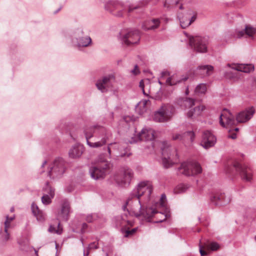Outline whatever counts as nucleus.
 <instances>
[{
	"label": "nucleus",
	"mask_w": 256,
	"mask_h": 256,
	"mask_svg": "<svg viewBox=\"0 0 256 256\" xmlns=\"http://www.w3.org/2000/svg\"><path fill=\"white\" fill-rule=\"evenodd\" d=\"M70 208L69 202L64 200L62 204L61 210L57 216V219L59 220L67 221L69 218Z\"/></svg>",
	"instance_id": "23"
},
{
	"label": "nucleus",
	"mask_w": 256,
	"mask_h": 256,
	"mask_svg": "<svg viewBox=\"0 0 256 256\" xmlns=\"http://www.w3.org/2000/svg\"><path fill=\"white\" fill-rule=\"evenodd\" d=\"M46 163H47L46 160L44 161V162H42V168H44L45 166V165L46 164Z\"/></svg>",
	"instance_id": "61"
},
{
	"label": "nucleus",
	"mask_w": 256,
	"mask_h": 256,
	"mask_svg": "<svg viewBox=\"0 0 256 256\" xmlns=\"http://www.w3.org/2000/svg\"><path fill=\"white\" fill-rule=\"evenodd\" d=\"M147 2H148V0H146V1L144 2H140V4L136 6L130 5L128 6V13H130L132 12L134 10H136V9L144 6Z\"/></svg>",
	"instance_id": "42"
},
{
	"label": "nucleus",
	"mask_w": 256,
	"mask_h": 256,
	"mask_svg": "<svg viewBox=\"0 0 256 256\" xmlns=\"http://www.w3.org/2000/svg\"><path fill=\"white\" fill-rule=\"evenodd\" d=\"M87 228V224L85 223L82 224V230H84Z\"/></svg>",
	"instance_id": "58"
},
{
	"label": "nucleus",
	"mask_w": 256,
	"mask_h": 256,
	"mask_svg": "<svg viewBox=\"0 0 256 256\" xmlns=\"http://www.w3.org/2000/svg\"><path fill=\"white\" fill-rule=\"evenodd\" d=\"M72 40L78 47H86L92 42L91 38L88 36H84L83 30L80 28L75 30Z\"/></svg>",
	"instance_id": "12"
},
{
	"label": "nucleus",
	"mask_w": 256,
	"mask_h": 256,
	"mask_svg": "<svg viewBox=\"0 0 256 256\" xmlns=\"http://www.w3.org/2000/svg\"><path fill=\"white\" fill-rule=\"evenodd\" d=\"M160 20L158 18H153L145 22L142 26L144 30H148L158 28L160 25Z\"/></svg>",
	"instance_id": "33"
},
{
	"label": "nucleus",
	"mask_w": 256,
	"mask_h": 256,
	"mask_svg": "<svg viewBox=\"0 0 256 256\" xmlns=\"http://www.w3.org/2000/svg\"><path fill=\"white\" fill-rule=\"evenodd\" d=\"M161 75H162V78H164L165 76H170V73H169V72H168L167 71L162 72L161 73Z\"/></svg>",
	"instance_id": "56"
},
{
	"label": "nucleus",
	"mask_w": 256,
	"mask_h": 256,
	"mask_svg": "<svg viewBox=\"0 0 256 256\" xmlns=\"http://www.w3.org/2000/svg\"><path fill=\"white\" fill-rule=\"evenodd\" d=\"M179 2V0H165L164 2V7L167 10L176 8Z\"/></svg>",
	"instance_id": "37"
},
{
	"label": "nucleus",
	"mask_w": 256,
	"mask_h": 256,
	"mask_svg": "<svg viewBox=\"0 0 256 256\" xmlns=\"http://www.w3.org/2000/svg\"><path fill=\"white\" fill-rule=\"evenodd\" d=\"M226 67L246 73L250 72L254 70V66L252 64H228Z\"/></svg>",
	"instance_id": "25"
},
{
	"label": "nucleus",
	"mask_w": 256,
	"mask_h": 256,
	"mask_svg": "<svg viewBox=\"0 0 256 256\" xmlns=\"http://www.w3.org/2000/svg\"><path fill=\"white\" fill-rule=\"evenodd\" d=\"M207 90L206 84H200L196 86L194 92L197 95L204 94Z\"/></svg>",
	"instance_id": "40"
},
{
	"label": "nucleus",
	"mask_w": 256,
	"mask_h": 256,
	"mask_svg": "<svg viewBox=\"0 0 256 256\" xmlns=\"http://www.w3.org/2000/svg\"><path fill=\"white\" fill-rule=\"evenodd\" d=\"M197 69L200 74L203 76H210L212 72L214 67L210 65H204L199 66Z\"/></svg>",
	"instance_id": "35"
},
{
	"label": "nucleus",
	"mask_w": 256,
	"mask_h": 256,
	"mask_svg": "<svg viewBox=\"0 0 256 256\" xmlns=\"http://www.w3.org/2000/svg\"><path fill=\"white\" fill-rule=\"evenodd\" d=\"M152 190L151 183L149 182H140L137 187L135 188L132 194L140 198L144 196L147 200H149Z\"/></svg>",
	"instance_id": "11"
},
{
	"label": "nucleus",
	"mask_w": 256,
	"mask_h": 256,
	"mask_svg": "<svg viewBox=\"0 0 256 256\" xmlns=\"http://www.w3.org/2000/svg\"><path fill=\"white\" fill-rule=\"evenodd\" d=\"M139 86L141 88L143 94L145 96H148V94L145 92L144 90V82L143 80H141L140 82Z\"/></svg>",
	"instance_id": "48"
},
{
	"label": "nucleus",
	"mask_w": 256,
	"mask_h": 256,
	"mask_svg": "<svg viewBox=\"0 0 256 256\" xmlns=\"http://www.w3.org/2000/svg\"><path fill=\"white\" fill-rule=\"evenodd\" d=\"M220 122L222 126L228 128L235 125L236 120L234 116L229 111L224 110L220 116Z\"/></svg>",
	"instance_id": "16"
},
{
	"label": "nucleus",
	"mask_w": 256,
	"mask_h": 256,
	"mask_svg": "<svg viewBox=\"0 0 256 256\" xmlns=\"http://www.w3.org/2000/svg\"><path fill=\"white\" fill-rule=\"evenodd\" d=\"M172 113L166 106H162L160 110L155 112L153 119L155 122H164L170 120Z\"/></svg>",
	"instance_id": "15"
},
{
	"label": "nucleus",
	"mask_w": 256,
	"mask_h": 256,
	"mask_svg": "<svg viewBox=\"0 0 256 256\" xmlns=\"http://www.w3.org/2000/svg\"><path fill=\"white\" fill-rule=\"evenodd\" d=\"M114 147V148L115 149H118L119 148H118V144H116V143H114V144H108V146L107 147V150H108V154H106V155L108 156L109 158H110V156H111V148L112 146Z\"/></svg>",
	"instance_id": "44"
},
{
	"label": "nucleus",
	"mask_w": 256,
	"mask_h": 256,
	"mask_svg": "<svg viewBox=\"0 0 256 256\" xmlns=\"http://www.w3.org/2000/svg\"><path fill=\"white\" fill-rule=\"evenodd\" d=\"M44 192L42 197V202L43 204L47 205L52 202V199L54 196V189L51 187L48 182H46L45 187L43 188Z\"/></svg>",
	"instance_id": "22"
},
{
	"label": "nucleus",
	"mask_w": 256,
	"mask_h": 256,
	"mask_svg": "<svg viewBox=\"0 0 256 256\" xmlns=\"http://www.w3.org/2000/svg\"><path fill=\"white\" fill-rule=\"evenodd\" d=\"M126 6L124 4L116 0H110L104 4L106 10L116 17L123 16Z\"/></svg>",
	"instance_id": "6"
},
{
	"label": "nucleus",
	"mask_w": 256,
	"mask_h": 256,
	"mask_svg": "<svg viewBox=\"0 0 256 256\" xmlns=\"http://www.w3.org/2000/svg\"><path fill=\"white\" fill-rule=\"evenodd\" d=\"M216 138L209 130L204 131L202 134L201 145L205 148L213 146L216 144Z\"/></svg>",
	"instance_id": "18"
},
{
	"label": "nucleus",
	"mask_w": 256,
	"mask_h": 256,
	"mask_svg": "<svg viewBox=\"0 0 256 256\" xmlns=\"http://www.w3.org/2000/svg\"><path fill=\"white\" fill-rule=\"evenodd\" d=\"M130 72L134 76L138 74L140 72L137 65H135L134 68L130 71Z\"/></svg>",
	"instance_id": "50"
},
{
	"label": "nucleus",
	"mask_w": 256,
	"mask_h": 256,
	"mask_svg": "<svg viewBox=\"0 0 256 256\" xmlns=\"http://www.w3.org/2000/svg\"><path fill=\"white\" fill-rule=\"evenodd\" d=\"M234 168L240 174L243 180L250 182L252 179L251 170L246 166H242L238 162H236L234 164Z\"/></svg>",
	"instance_id": "17"
},
{
	"label": "nucleus",
	"mask_w": 256,
	"mask_h": 256,
	"mask_svg": "<svg viewBox=\"0 0 256 256\" xmlns=\"http://www.w3.org/2000/svg\"><path fill=\"white\" fill-rule=\"evenodd\" d=\"M202 248H202V246H200V255H201L202 256H206V255L207 254V252H206V251L204 250H202Z\"/></svg>",
	"instance_id": "53"
},
{
	"label": "nucleus",
	"mask_w": 256,
	"mask_h": 256,
	"mask_svg": "<svg viewBox=\"0 0 256 256\" xmlns=\"http://www.w3.org/2000/svg\"><path fill=\"white\" fill-rule=\"evenodd\" d=\"M163 216H164V218L162 220H161L157 221L158 222H163L164 220H165L166 219V218L167 216L166 215H164Z\"/></svg>",
	"instance_id": "59"
},
{
	"label": "nucleus",
	"mask_w": 256,
	"mask_h": 256,
	"mask_svg": "<svg viewBox=\"0 0 256 256\" xmlns=\"http://www.w3.org/2000/svg\"><path fill=\"white\" fill-rule=\"evenodd\" d=\"M186 94H188V88H187L186 91Z\"/></svg>",
	"instance_id": "64"
},
{
	"label": "nucleus",
	"mask_w": 256,
	"mask_h": 256,
	"mask_svg": "<svg viewBox=\"0 0 256 256\" xmlns=\"http://www.w3.org/2000/svg\"><path fill=\"white\" fill-rule=\"evenodd\" d=\"M231 138H232V139H234V138H236V134H234L232 135Z\"/></svg>",
	"instance_id": "63"
},
{
	"label": "nucleus",
	"mask_w": 256,
	"mask_h": 256,
	"mask_svg": "<svg viewBox=\"0 0 256 256\" xmlns=\"http://www.w3.org/2000/svg\"><path fill=\"white\" fill-rule=\"evenodd\" d=\"M6 226H2L0 228V244L4 246L10 239V234L8 232V228Z\"/></svg>",
	"instance_id": "32"
},
{
	"label": "nucleus",
	"mask_w": 256,
	"mask_h": 256,
	"mask_svg": "<svg viewBox=\"0 0 256 256\" xmlns=\"http://www.w3.org/2000/svg\"><path fill=\"white\" fill-rule=\"evenodd\" d=\"M133 176V172L132 170L124 169L120 174H116L114 176L115 182L121 186H126L130 184Z\"/></svg>",
	"instance_id": "13"
},
{
	"label": "nucleus",
	"mask_w": 256,
	"mask_h": 256,
	"mask_svg": "<svg viewBox=\"0 0 256 256\" xmlns=\"http://www.w3.org/2000/svg\"><path fill=\"white\" fill-rule=\"evenodd\" d=\"M255 113V109L252 106L239 112L236 116V120L238 122H246L249 120Z\"/></svg>",
	"instance_id": "21"
},
{
	"label": "nucleus",
	"mask_w": 256,
	"mask_h": 256,
	"mask_svg": "<svg viewBox=\"0 0 256 256\" xmlns=\"http://www.w3.org/2000/svg\"><path fill=\"white\" fill-rule=\"evenodd\" d=\"M84 152V148L80 144L73 146L69 150L68 155L70 158H80Z\"/></svg>",
	"instance_id": "30"
},
{
	"label": "nucleus",
	"mask_w": 256,
	"mask_h": 256,
	"mask_svg": "<svg viewBox=\"0 0 256 256\" xmlns=\"http://www.w3.org/2000/svg\"><path fill=\"white\" fill-rule=\"evenodd\" d=\"M93 141L88 140L87 144L92 148H99L106 145L108 140L106 130L105 128H100L99 132L92 138Z\"/></svg>",
	"instance_id": "9"
},
{
	"label": "nucleus",
	"mask_w": 256,
	"mask_h": 256,
	"mask_svg": "<svg viewBox=\"0 0 256 256\" xmlns=\"http://www.w3.org/2000/svg\"><path fill=\"white\" fill-rule=\"evenodd\" d=\"M148 102V100H142L137 104L136 109L140 114H142L146 111V106Z\"/></svg>",
	"instance_id": "36"
},
{
	"label": "nucleus",
	"mask_w": 256,
	"mask_h": 256,
	"mask_svg": "<svg viewBox=\"0 0 256 256\" xmlns=\"http://www.w3.org/2000/svg\"><path fill=\"white\" fill-rule=\"evenodd\" d=\"M195 134L192 131H187L184 132L172 134V138L174 140H184L190 139L192 142L194 138Z\"/></svg>",
	"instance_id": "27"
},
{
	"label": "nucleus",
	"mask_w": 256,
	"mask_h": 256,
	"mask_svg": "<svg viewBox=\"0 0 256 256\" xmlns=\"http://www.w3.org/2000/svg\"><path fill=\"white\" fill-rule=\"evenodd\" d=\"M161 150L162 162L164 168H168L177 162L178 155L174 146H171L168 142H163Z\"/></svg>",
	"instance_id": "2"
},
{
	"label": "nucleus",
	"mask_w": 256,
	"mask_h": 256,
	"mask_svg": "<svg viewBox=\"0 0 256 256\" xmlns=\"http://www.w3.org/2000/svg\"><path fill=\"white\" fill-rule=\"evenodd\" d=\"M88 250H96L98 248V242H94L90 244L88 246Z\"/></svg>",
	"instance_id": "46"
},
{
	"label": "nucleus",
	"mask_w": 256,
	"mask_h": 256,
	"mask_svg": "<svg viewBox=\"0 0 256 256\" xmlns=\"http://www.w3.org/2000/svg\"><path fill=\"white\" fill-rule=\"evenodd\" d=\"M18 243L20 245V248L21 250L28 252L30 250V247L29 246V241L27 238H23L18 240Z\"/></svg>",
	"instance_id": "38"
},
{
	"label": "nucleus",
	"mask_w": 256,
	"mask_h": 256,
	"mask_svg": "<svg viewBox=\"0 0 256 256\" xmlns=\"http://www.w3.org/2000/svg\"><path fill=\"white\" fill-rule=\"evenodd\" d=\"M231 200L230 196H226L224 193H216L210 198V201L216 206H222L228 204Z\"/></svg>",
	"instance_id": "19"
},
{
	"label": "nucleus",
	"mask_w": 256,
	"mask_h": 256,
	"mask_svg": "<svg viewBox=\"0 0 256 256\" xmlns=\"http://www.w3.org/2000/svg\"><path fill=\"white\" fill-rule=\"evenodd\" d=\"M188 188V185L184 184H178L174 188V192L176 194H181L185 192Z\"/></svg>",
	"instance_id": "41"
},
{
	"label": "nucleus",
	"mask_w": 256,
	"mask_h": 256,
	"mask_svg": "<svg viewBox=\"0 0 256 256\" xmlns=\"http://www.w3.org/2000/svg\"><path fill=\"white\" fill-rule=\"evenodd\" d=\"M188 78V75L174 74L166 79V83L170 86H174L184 82Z\"/></svg>",
	"instance_id": "26"
},
{
	"label": "nucleus",
	"mask_w": 256,
	"mask_h": 256,
	"mask_svg": "<svg viewBox=\"0 0 256 256\" xmlns=\"http://www.w3.org/2000/svg\"><path fill=\"white\" fill-rule=\"evenodd\" d=\"M31 248L34 250V253L36 256H38V250L35 249L33 246H32Z\"/></svg>",
	"instance_id": "57"
},
{
	"label": "nucleus",
	"mask_w": 256,
	"mask_h": 256,
	"mask_svg": "<svg viewBox=\"0 0 256 256\" xmlns=\"http://www.w3.org/2000/svg\"><path fill=\"white\" fill-rule=\"evenodd\" d=\"M116 78L114 74H110L98 79L96 83L97 88L102 93L112 90Z\"/></svg>",
	"instance_id": "7"
},
{
	"label": "nucleus",
	"mask_w": 256,
	"mask_h": 256,
	"mask_svg": "<svg viewBox=\"0 0 256 256\" xmlns=\"http://www.w3.org/2000/svg\"><path fill=\"white\" fill-rule=\"evenodd\" d=\"M178 17L179 19L180 24L182 28H186L188 26L196 19V16H192L191 12L185 14L178 12Z\"/></svg>",
	"instance_id": "20"
},
{
	"label": "nucleus",
	"mask_w": 256,
	"mask_h": 256,
	"mask_svg": "<svg viewBox=\"0 0 256 256\" xmlns=\"http://www.w3.org/2000/svg\"><path fill=\"white\" fill-rule=\"evenodd\" d=\"M126 222V221L122 220V222H120L119 224H118L120 226H124L125 223Z\"/></svg>",
	"instance_id": "60"
},
{
	"label": "nucleus",
	"mask_w": 256,
	"mask_h": 256,
	"mask_svg": "<svg viewBox=\"0 0 256 256\" xmlns=\"http://www.w3.org/2000/svg\"><path fill=\"white\" fill-rule=\"evenodd\" d=\"M86 221L88 222H91L93 220V217L92 215H88L86 217Z\"/></svg>",
	"instance_id": "55"
},
{
	"label": "nucleus",
	"mask_w": 256,
	"mask_h": 256,
	"mask_svg": "<svg viewBox=\"0 0 256 256\" xmlns=\"http://www.w3.org/2000/svg\"><path fill=\"white\" fill-rule=\"evenodd\" d=\"M246 34L248 37L254 38V35L256 34V26H254L251 24H246L244 30H240L237 32L236 36L238 38L242 37L244 34Z\"/></svg>",
	"instance_id": "28"
},
{
	"label": "nucleus",
	"mask_w": 256,
	"mask_h": 256,
	"mask_svg": "<svg viewBox=\"0 0 256 256\" xmlns=\"http://www.w3.org/2000/svg\"><path fill=\"white\" fill-rule=\"evenodd\" d=\"M66 162L60 157L56 158L49 166L48 175L52 179L60 178L65 172Z\"/></svg>",
	"instance_id": "3"
},
{
	"label": "nucleus",
	"mask_w": 256,
	"mask_h": 256,
	"mask_svg": "<svg viewBox=\"0 0 256 256\" xmlns=\"http://www.w3.org/2000/svg\"><path fill=\"white\" fill-rule=\"evenodd\" d=\"M120 35L122 43L126 46L137 44L140 39V32L136 30L122 31Z\"/></svg>",
	"instance_id": "10"
},
{
	"label": "nucleus",
	"mask_w": 256,
	"mask_h": 256,
	"mask_svg": "<svg viewBox=\"0 0 256 256\" xmlns=\"http://www.w3.org/2000/svg\"><path fill=\"white\" fill-rule=\"evenodd\" d=\"M208 38L206 36H196L189 38V45L195 52L206 53L208 51Z\"/></svg>",
	"instance_id": "5"
},
{
	"label": "nucleus",
	"mask_w": 256,
	"mask_h": 256,
	"mask_svg": "<svg viewBox=\"0 0 256 256\" xmlns=\"http://www.w3.org/2000/svg\"><path fill=\"white\" fill-rule=\"evenodd\" d=\"M178 8H179V9H180V10H182V9L183 8V6H182V4H180V5L179 6Z\"/></svg>",
	"instance_id": "62"
},
{
	"label": "nucleus",
	"mask_w": 256,
	"mask_h": 256,
	"mask_svg": "<svg viewBox=\"0 0 256 256\" xmlns=\"http://www.w3.org/2000/svg\"><path fill=\"white\" fill-rule=\"evenodd\" d=\"M6 219L2 226L10 228L11 222L14 220V216L10 217L8 216H6Z\"/></svg>",
	"instance_id": "45"
},
{
	"label": "nucleus",
	"mask_w": 256,
	"mask_h": 256,
	"mask_svg": "<svg viewBox=\"0 0 256 256\" xmlns=\"http://www.w3.org/2000/svg\"><path fill=\"white\" fill-rule=\"evenodd\" d=\"M166 196L164 194H162L161 196L160 199V202L158 204V206L163 208H166Z\"/></svg>",
	"instance_id": "43"
},
{
	"label": "nucleus",
	"mask_w": 256,
	"mask_h": 256,
	"mask_svg": "<svg viewBox=\"0 0 256 256\" xmlns=\"http://www.w3.org/2000/svg\"><path fill=\"white\" fill-rule=\"evenodd\" d=\"M236 16L233 14H228V18L229 22H232V20L234 19Z\"/></svg>",
	"instance_id": "52"
},
{
	"label": "nucleus",
	"mask_w": 256,
	"mask_h": 256,
	"mask_svg": "<svg viewBox=\"0 0 256 256\" xmlns=\"http://www.w3.org/2000/svg\"><path fill=\"white\" fill-rule=\"evenodd\" d=\"M90 250H88V247L86 249H84V256H88L90 254Z\"/></svg>",
	"instance_id": "54"
},
{
	"label": "nucleus",
	"mask_w": 256,
	"mask_h": 256,
	"mask_svg": "<svg viewBox=\"0 0 256 256\" xmlns=\"http://www.w3.org/2000/svg\"><path fill=\"white\" fill-rule=\"evenodd\" d=\"M110 168L108 162L102 160L98 162L95 166L90 168V174L91 177L94 180L104 178L106 176L108 170Z\"/></svg>",
	"instance_id": "4"
},
{
	"label": "nucleus",
	"mask_w": 256,
	"mask_h": 256,
	"mask_svg": "<svg viewBox=\"0 0 256 256\" xmlns=\"http://www.w3.org/2000/svg\"><path fill=\"white\" fill-rule=\"evenodd\" d=\"M205 109V106L203 105H200L194 108H190L186 112V116L188 118L194 119L202 114V111Z\"/></svg>",
	"instance_id": "29"
},
{
	"label": "nucleus",
	"mask_w": 256,
	"mask_h": 256,
	"mask_svg": "<svg viewBox=\"0 0 256 256\" xmlns=\"http://www.w3.org/2000/svg\"><path fill=\"white\" fill-rule=\"evenodd\" d=\"M122 208L124 210L133 213L136 217L139 218H142L147 222H150V218L158 212L152 208L146 207L144 208L140 198L132 193L122 206Z\"/></svg>",
	"instance_id": "1"
},
{
	"label": "nucleus",
	"mask_w": 256,
	"mask_h": 256,
	"mask_svg": "<svg viewBox=\"0 0 256 256\" xmlns=\"http://www.w3.org/2000/svg\"><path fill=\"white\" fill-rule=\"evenodd\" d=\"M177 104L182 108L190 109L194 105V100L191 98H180L177 100Z\"/></svg>",
	"instance_id": "31"
},
{
	"label": "nucleus",
	"mask_w": 256,
	"mask_h": 256,
	"mask_svg": "<svg viewBox=\"0 0 256 256\" xmlns=\"http://www.w3.org/2000/svg\"><path fill=\"white\" fill-rule=\"evenodd\" d=\"M48 231L50 232L57 233L58 234H61V232H60L59 230H56V228L52 225H50V226L49 228H48Z\"/></svg>",
	"instance_id": "49"
},
{
	"label": "nucleus",
	"mask_w": 256,
	"mask_h": 256,
	"mask_svg": "<svg viewBox=\"0 0 256 256\" xmlns=\"http://www.w3.org/2000/svg\"><path fill=\"white\" fill-rule=\"evenodd\" d=\"M100 128H104L100 125L86 126L84 128V134L86 142L90 140L94 135L99 132Z\"/></svg>",
	"instance_id": "24"
},
{
	"label": "nucleus",
	"mask_w": 256,
	"mask_h": 256,
	"mask_svg": "<svg viewBox=\"0 0 256 256\" xmlns=\"http://www.w3.org/2000/svg\"><path fill=\"white\" fill-rule=\"evenodd\" d=\"M33 214L36 217L37 220L40 222H43L45 219V214L40 210L38 206L32 203L31 206Z\"/></svg>",
	"instance_id": "34"
},
{
	"label": "nucleus",
	"mask_w": 256,
	"mask_h": 256,
	"mask_svg": "<svg viewBox=\"0 0 256 256\" xmlns=\"http://www.w3.org/2000/svg\"><path fill=\"white\" fill-rule=\"evenodd\" d=\"M155 132L154 130L150 128H144L140 133H139L138 136L134 138H132V140L130 141V143H134L138 141L145 140V141H152L155 138Z\"/></svg>",
	"instance_id": "14"
},
{
	"label": "nucleus",
	"mask_w": 256,
	"mask_h": 256,
	"mask_svg": "<svg viewBox=\"0 0 256 256\" xmlns=\"http://www.w3.org/2000/svg\"><path fill=\"white\" fill-rule=\"evenodd\" d=\"M205 248L208 250L216 251L220 248V245L216 242H210L205 244Z\"/></svg>",
	"instance_id": "39"
},
{
	"label": "nucleus",
	"mask_w": 256,
	"mask_h": 256,
	"mask_svg": "<svg viewBox=\"0 0 256 256\" xmlns=\"http://www.w3.org/2000/svg\"><path fill=\"white\" fill-rule=\"evenodd\" d=\"M224 76L226 78L232 79L234 78V76L231 72H226L224 73Z\"/></svg>",
	"instance_id": "51"
},
{
	"label": "nucleus",
	"mask_w": 256,
	"mask_h": 256,
	"mask_svg": "<svg viewBox=\"0 0 256 256\" xmlns=\"http://www.w3.org/2000/svg\"><path fill=\"white\" fill-rule=\"evenodd\" d=\"M138 228H134L130 230H127L126 232L125 236L127 237L130 235H132L137 230Z\"/></svg>",
	"instance_id": "47"
},
{
	"label": "nucleus",
	"mask_w": 256,
	"mask_h": 256,
	"mask_svg": "<svg viewBox=\"0 0 256 256\" xmlns=\"http://www.w3.org/2000/svg\"><path fill=\"white\" fill-rule=\"evenodd\" d=\"M182 174L187 176H194L202 172V168L199 164L195 161L184 162L178 168Z\"/></svg>",
	"instance_id": "8"
}]
</instances>
